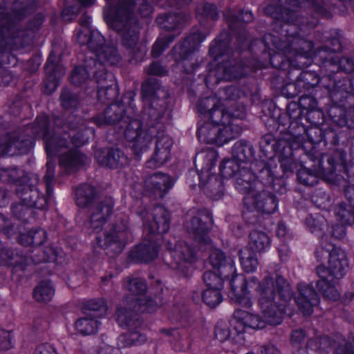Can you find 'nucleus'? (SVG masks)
<instances>
[{
	"instance_id": "obj_26",
	"label": "nucleus",
	"mask_w": 354,
	"mask_h": 354,
	"mask_svg": "<svg viewBox=\"0 0 354 354\" xmlns=\"http://www.w3.org/2000/svg\"><path fill=\"white\" fill-rule=\"evenodd\" d=\"M174 262L171 263L173 269L179 270L183 275L187 274V266L196 261V255L194 249L185 242H178L174 245L172 251Z\"/></svg>"
},
{
	"instance_id": "obj_24",
	"label": "nucleus",
	"mask_w": 354,
	"mask_h": 354,
	"mask_svg": "<svg viewBox=\"0 0 354 354\" xmlns=\"http://www.w3.org/2000/svg\"><path fill=\"white\" fill-rule=\"evenodd\" d=\"M298 295L295 297V302L299 310L304 315H310L313 308L317 306L320 299L317 291L311 283H300L297 285Z\"/></svg>"
},
{
	"instance_id": "obj_16",
	"label": "nucleus",
	"mask_w": 354,
	"mask_h": 354,
	"mask_svg": "<svg viewBox=\"0 0 354 354\" xmlns=\"http://www.w3.org/2000/svg\"><path fill=\"white\" fill-rule=\"evenodd\" d=\"M245 75V67L241 60L232 59L218 64L214 70L209 72L207 82L218 84L221 80L232 81Z\"/></svg>"
},
{
	"instance_id": "obj_45",
	"label": "nucleus",
	"mask_w": 354,
	"mask_h": 354,
	"mask_svg": "<svg viewBox=\"0 0 354 354\" xmlns=\"http://www.w3.org/2000/svg\"><path fill=\"white\" fill-rule=\"evenodd\" d=\"M95 58L104 66V64L116 65L122 60V56L118 51L117 45L113 42L107 43Z\"/></svg>"
},
{
	"instance_id": "obj_56",
	"label": "nucleus",
	"mask_w": 354,
	"mask_h": 354,
	"mask_svg": "<svg viewBox=\"0 0 354 354\" xmlns=\"http://www.w3.org/2000/svg\"><path fill=\"white\" fill-rule=\"evenodd\" d=\"M99 324L96 318L86 315L76 321L75 326L80 334L90 335L97 332Z\"/></svg>"
},
{
	"instance_id": "obj_37",
	"label": "nucleus",
	"mask_w": 354,
	"mask_h": 354,
	"mask_svg": "<svg viewBox=\"0 0 354 354\" xmlns=\"http://www.w3.org/2000/svg\"><path fill=\"white\" fill-rule=\"evenodd\" d=\"M301 151H304V153L301 157V168L297 171V179L301 184L313 186L317 183L321 176L313 169L315 167V164L305 158L304 149H301Z\"/></svg>"
},
{
	"instance_id": "obj_15",
	"label": "nucleus",
	"mask_w": 354,
	"mask_h": 354,
	"mask_svg": "<svg viewBox=\"0 0 354 354\" xmlns=\"http://www.w3.org/2000/svg\"><path fill=\"white\" fill-rule=\"evenodd\" d=\"M317 57L320 62L321 70L324 72L335 73L342 71L346 73L354 72V57H339L333 52H328L327 48H322Z\"/></svg>"
},
{
	"instance_id": "obj_39",
	"label": "nucleus",
	"mask_w": 354,
	"mask_h": 354,
	"mask_svg": "<svg viewBox=\"0 0 354 354\" xmlns=\"http://www.w3.org/2000/svg\"><path fill=\"white\" fill-rule=\"evenodd\" d=\"M147 186L156 197L162 198L171 187L170 177L162 173H155L147 180Z\"/></svg>"
},
{
	"instance_id": "obj_49",
	"label": "nucleus",
	"mask_w": 354,
	"mask_h": 354,
	"mask_svg": "<svg viewBox=\"0 0 354 354\" xmlns=\"http://www.w3.org/2000/svg\"><path fill=\"white\" fill-rule=\"evenodd\" d=\"M95 188L88 184L80 185L76 189V203L80 207H86L90 205L96 197Z\"/></svg>"
},
{
	"instance_id": "obj_38",
	"label": "nucleus",
	"mask_w": 354,
	"mask_h": 354,
	"mask_svg": "<svg viewBox=\"0 0 354 354\" xmlns=\"http://www.w3.org/2000/svg\"><path fill=\"white\" fill-rule=\"evenodd\" d=\"M116 320L118 324L127 330H138L142 320L138 314L129 308L119 307L116 311Z\"/></svg>"
},
{
	"instance_id": "obj_54",
	"label": "nucleus",
	"mask_w": 354,
	"mask_h": 354,
	"mask_svg": "<svg viewBox=\"0 0 354 354\" xmlns=\"http://www.w3.org/2000/svg\"><path fill=\"white\" fill-rule=\"evenodd\" d=\"M59 100L62 108L66 111L73 112L81 106L79 95L67 88L62 90Z\"/></svg>"
},
{
	"instance_id": "obj_61",
	"label": "nucleus",
	"mask_w": 354,
	"mask_h": 354,
	"mask_svg": "<svg viewBox=\"0 0 354 354\" xmlns=\"http://www.w3.org/2000/svg\"><path fill=\"white\" fill-rule=\"evenodd\" d=\"M335 214L337 219L342 225L354 224V208L351 205L340 203L335 207Z\"/></svg>"
},
{
	"instance_id": "obj_17",
	"label": "nucleus",
	"mask_w": 354,
	"mask_h": 354,
	"mask_svg": "<svg viewBox=\"0 0 354 354\" xmlns=\"http://www.w3.org/2000/svg\"><path fill=\"white\" fill-rule=\"evenodd\" d=\"M28 12V9L26 6H21L19 9L15 8L12 13L3 8H0V39L20 37L21 30L17 22Z\"/></svg>"
},
{
	"instance_id": "obj_18",
	"label": "nucleus",
	"mask_w": 354,
	"mask_h": 354,
	"mask_svg": "<svg viewBox=\"0 0 354 354\" xmlns=\"http://www.w3.org/2000/svg\"><path fill=\"white\" fill-rule=\"evenodd\" d=\"M143 219L144 232L148 234L156 233H166L169 228L170 214L167 209L162 206H155L152 212L153 220L150 221L149 213L147 211L140 212Z\"/></svg>"
},
{
	"instance_id": "obj_13",
	"label": "nucleus",
	"mask_w": 354,
	"mask_h": 354,
	"mask_svg": "<svg viewBox=\"0 0 354 354\" xmlns=\"http://www.w3.org/2000/svg\"><path fill=\"white\" fill-rule=\"evenodd\" d=\"M346 156L345 151L342 149H337L330 154H322L314 149L305 152V158L315 164V167L313 169L321 177L333 174L338 166L342 167Z\"/></svg>"
},
{
	"instance_id": "obj_28",
	"label": "nucleus",
	"mask_w": 354,
	"mask_h": 354,
	"mask_svg": "<svg viewBox=\"0 0 354 354\" xmlns=\"http://www.w3.org/2000/svg\"><path fill=\"white\" fill-rule=\"evenodd\" d=\"M97 97L102 103L113 101L118 95V86L112 73L104 71L97 76Z\"/></svg>"
},
{
	"instance_id": "obj_29",
	"label": "nucleus",
	"mask_w": 354,
	"mask_h": 354,
	"mask_svg": "<svg viewBox=\"0 0 354 354\" xmlns=\"http://www.w3.org/2000/svg\"><path fill=\"white\" fill-rule=\"evenodd\" d=\"M95 158L100 165L109 169L124 167L129 163L127 156L118 148L98 150L95 153Z\"/></svg>"
},
{
	"instance_id": "obj_31",
	"label": "nucleus",
	"mask_w": 354,
	"mask_h": 354,
	"mask_svg": "<svg viewBox=\"0 0 354 354\" xmlns=\"http://www.w3.org/2000/svg\"><path fill=\"white\" fill-rule=\"evenodd\" d=\"M209 258L212 266L218 269L219 274L223 279H229L230 275L236 273L234 260L230 255H226L221 250H212Z\"/></svg>"
},
{
	"instance_id": "obj_7",
	"label": "nucleus",
	"mask_w": 354,
	"mask_h": 354,
	"mask_svg": "<svg viewBox=\"0 0 354 354\" xmlns=\"http://www.w3.org/2000/svg\"><path fill=\"white\" fill-rule=\"evenodd\" d=\"M221 172L224 178H232L236 189L241 193L248 196L257 189V180L250 167L241 165L234 160H224L220 166Z\"/></svg>"
},
{
	"instance_id": "obj_27",
	"label": "nucleus",
	"mask_w": 354,
	"mask_h": 354,
	"mask_svg": "<svg viewBox=\"0 0 354 354\" xmlns=\"http://www.w3.org/2000/svg\"><path fill=\"white\" fill-rule=\"evenodd\" d=\"M156 148L151 158L147 161L148 168H156L169 158L173 142L168 135L157 132Z\"/></svg>"
},
{
	"instance_id": "obj_57",
	"label": "nucleus",
	"mask_w": 354,
	"mask_h": 354,
	"mask_svg": "<svg viewBox=\"0 0 354 354\" xmlns=\"http://www.w3.org/2000/svg\"><path fill=\"white\" fill-rule=\"evenodd\" d=\"M107 305L102 299H91L84 305L85 315L96 319L102 317L107 311Z\"/></svg>"
},
{
	"instance_id": "obj_58",
	"label": "nucleus",
	"mask_w": 354,
	"mask_h": 354,
	"mask_svg": "<svg viewBox=\"0 0 354 354\" xmlns=\"http://www.w3.org/2000/svg\"><path fill=\"white\" fill-rule=\"evenodd\" d=\"M218 133L216 134L215 144L218 146L227 143L239 133L238 127L234 124L233 122L230 124L218 126Z\"/></svg>"
},
{
	"instance_id": "obj_10",
	"label": "nucleus",
	"mask_w": 354,
	"mask_h": 354,
	"mask_svg": "<svg viewBox=\"0 0 354 354\" xmlns=\"http://www.w3.org/2000/svg\"><path fill=\"white\" fill-rule=\"evenodd\" d=\"M123 124H125L124 136L128 141L133 142L132 148L134 154L137 159H140L148 151L155 131L142 129L144 124L142 121L131 118L127 120V122Z\"/></svg>"
},
{
	"instance_id": "obj_51",
	"label": "nucleus",
	"mask_w": 354,
	"mask_h": 354,
	"mask_svg": "<svg viewBox=\"0 0 354 354\" xmlns=\"http://www.w3.org/2000/svg\"><path fill=\"white\" fill-rule=\"evenodd\" d=\"M299 148L297 146H293V142H291L279 153V160L285 174L293 171L295 166L293 150Z\"/></svg>"
},
{
	"instance_id": "obj_47",
	"label": "nucleus",
	"mask_w": 354,
	"mask_h": 354,
	"mask_svg": "<svg viewBox=\"0 0 354 354\" xmlns=\"http://www.w3.org/2000/svg\"><path fill=\"white\" fill-rule=\"evenodd\" d=\"M204 193L213 199L221 198L224 194V185L221 178L216 175H212L203 185Z\"/></svg>"
},
{
	"instance_id": "obj_52",
	"label": "nucleus",
	"mask_w": 354,
	"mask_h": 354,
	"mask_svg": "<svg viewBox=\"0 0 354 354\" xmlns=\"http://www.w3.org/2000/svg\"><path fill=\"white\" fill-rule=\"evenodd\" d=\"M339 281H332L330 279H319L316 282V287L324 297L336 301L339 299L340 294L335 288Z\"/></svg>"
},
{
	"instance_id": "obj_60",
	"label": "nucleus",
	"mask_w": 354,
	"mask_h": 354,
	"mask_svg": "<svg viewBox=\"0 0 354 354\" xmlns=\"http://www.w3.org/2000/svg\"><path fill=\"white\" fill-rule=\"evenodd\" d=\"M55 290L48 281H43L34 289L33 297L38 302H48L54 295Z\"/></svg>"
},
{
	"instance_id": "obj_50",
	"label": "nucleus",
	"mask_w": 354,
	"mask_h": 354,
	"mask_svg": "<svg viewBox=\"0 0 354 354\" xmlns=\"http://www.w3.org/2000/svg\"><path fill=\"white\" fill-rule=\"evenodd\" d=\"M347 109L348 107L346 106L345 104L339 106L333 105L329 108L328 113L332 121L339 127L346 126L351 129L352 122H348Z\"/></svg>"
},
{
	"instance_id": "obj_2",
	"label": "nucleus",
	"mask_w": 354,
	"mask_h": 354,
	"mask_svg": "<svg viewBox=\"0 0 354 354\" xmlns=\"http://www.w3.org/2000/svg\"><path fill=\"white\" fill-rule=\"evenodd\" d=\"M228 279L231 289L235 295H246L250 290H254L257 292L261 308L271 323H276L279 320L277 315V308L273 301L275 291H277L278 297L285 303L290 301L293 297L294 292L290 284L283 277L279 274L274 277L267 276L261 282L254 277L245 279L236 273L230 275Z\"/></svg>"
},
{
	"instance_id": "obj_23",
	"label": "nucleus",
	"mask_w": 354,
	"mask_h": 354,
	"mask_svg": "<svg viewBox=\"0 0 354 354\" xmlns=\"http://www.w3.org/2000/svg\"><path fill=\"white\" fill-rule=\"evenodd\" d=\"M112 198H105L90 207L89 225L93 232H100L113 212Z\"/></svg>"
},
{
	"instance_id": "obj_34",
	"label": "nucleus",
	"mask_w": 354,
	"mask_h": 354,
	"mask_svg": "<svg viewBox=\"0 0 354 354\" xmlns=\"http://www.w3.org/2000/svg\"><path fill=\"white\" fill-rule=\"evenodd\" d=\"M53 124L56 129L50 126V132L51 136H57L59 133L64 135L65 133L73 132L81 129L84 122L80 117L71 112L65 119H62L58 116L54 117Z\"/></svg>"
},
{
	"instance_id": "obj_53",
	"label": "nucleus",
	"mask_w": 354,
	"mask_h": 354,
	"mask_svg": "<svg viewBox=\"0 0 354 354\" xmlns=\"http://www.w3.org/2000/svg\"><path fill=\"white\" fill-rule=\"evenodd\" d=\"M239 115L226 111L223 107H216L206 117L208 122L217 126L230 124L233 122V118H238Z\"/></svg>"
},
{
	"instance_id": "obj_32",
	"label": "nucleus",
	"mask_w": 354,
	"mask_h": 354,
	"mask_svg": "<svg viewBox=\"0 0 354 354\" xmlns=\"http://www.w3.org/2000/svg\"><path fill=\"white\" fill-rule=\"evenodd\" d=\"M87 160L88 158L77 149L68 150L59 156V165L67 174L77 171Z\"/></svg>"
},
{
	"instance_id": "obj_55",
	"label": "nucleus",
	"mask_w": 354,
	"mask_h": 354,
	"mask_svg": "<svg viewBox=\"0 0 354 354\" xmlns=\"http://www.w3.org/2000/svg\"><path fill=\"white\" fill-rule=\"evenodd\" d=\"M229 24L230 28L236 30L241 27L243 24H248L253 20V15L250 11L241 10L238 15L234 12L229 11L224 15Z\"/></svg>"
},
{
	"instance_id": "obj_25",
	"label": "nucleus",
	"mask_w": 354,
	"mask_h": 354,
	"mask_svg": "<svg viewBox=\"0 0 354 354\" xmlns=\"http://www.w3.org/2000/svg\"><path fill=\"white\" fill-rule=\"evenodd\" d=\"M206 35L201 32H194L186 37L184 41L175 46L172 50L176 62L192 59L195 52L198 50L200 44L205 39Z\"/></svg>"
},
{
	"instance_id": "obj_63",
	"label": "nucleus",
	"mask_w": 354,
	"mask_h": 354,
	"mask_svg": "<svg viewBox=\"0 0 354 354\" xmlns=\"http://www.w3.org/2000/svg\"><path fill=\"white\" fill-rule=\"evenodd\" d=\"M331 346V342L327 336H316L309 338L306 342V350L312 352H322Z\"/></svg>"
},
{
	"instance_id": "obj_40",
	"label": "nucleus",
	"mask_w": 354,
	"mask_h": 354,
	"mask_svg": "<svg viewBox=\"0 0 354 354\" xmlns=\"http://www.w3.org/2000/svg\"><path fill=\"white\" fill-rule=\"evenodd\" d=\"M334 83V91L332 94V99L334 101L342 103L343 98L354 100V97L350 94L353 91V84L347 76L341 77L340 75L335 74V82Z\"/></svg>"
},
{
	"instance_id": "obj_36",
	"label": "nucleus",
	"mask_w": 354,
	"mask_h": 354,
	"mask_svg": "<svg viewBox=\"0 0 354 354\" xmlns=\"http://www.w3.org/2000/svg\"><path fill=\"white\" fill-rule=\"evenodd\" d=\"M189 18V15L183 12H169L160 15L156 21L161 28L173 31L182 28Z\"/></svg>"
},
{
	"instance_id": "obj_33",
	"label": "nucleus",
	"mask_w": 354,
	"mask_h": 354,
	"mask_svg": "<svg viewBox=\"0 0 354 354\" xmlns=\"http://www.w3.org/2000/svg\"><path fill=\"white\" fill-rule=\"evenodd\" d=\"M77 40L82 45H86L88 48L97 55L106 44L104 37L97 30L91 28L80 30L77 35Z\"/></svg>"
},
{
	"instance_id": "obj_6",
	"label": "nucleus",
	"mask_w": 354,
	"mask_h": 354,
	"mask_svg": "<svg viewBox=\"0 0 354 354\" xmlns=\"http://www.w3.org/2000/svg\"><path fill=\"white\" fill-rule=\"evenodd\" d=\"M131 236L128 216L119 215L105 232L104 239L97 238V243L108 255L114 257L122 252Z\"/></svg>"
},
{
	"instance_id": "obj_48",
	"label": "nucleus",
	"mask_w": 354,
	"mask_h": 354,
	"mask_svg": "<svg viewBox=\"0 0 354 354\" xmlns=\"http://www.w3.org/2000/svg\"><path fill=\"white\" fill-rule=\"evenodd\" d=\"M0 172L3 180L14 183L16 187L21 184H27L30 181V175L32 174L17 168L2 169Z\"/></svg>"
},
{
	"instance_id": "obj_11",
	"label": "nucleus",
	"mask_w": 354,
	"mask_h": 354,
	"mask_svg": "<svg viewBox=\"0 0 354 354\" xmlns=\"http://www.w3.org/2000/svg\"><path fill=\"white\" fill-rule=\"evenodd\" d=\"M212 223V214L207 209L198 210L187 221L186 225L187 231L200 247L212 245V239L209 234Z\"/></svg>"
},
{
	"instance_id": "obj_20",
	"label": "nucleus",
	"mask_w": 354,
	"mask_h": 354,
	"mask_svg": "<svg viewBox=\"0 0 354 354\" xmlns=\"http://www.w3.org/2000/svg\"><path fill=\"white\" fill-rule=\"evenodd\" d=\"M245 206L252 207L257 212L262 214H271L278 207V199L276 196L267 189H256L252 194L244 198Z\"/></svg>"
},
{
	"instance_id": "obj_1",
	"label": "nucleus",
	"mask_w": 354,
	"mask_h": 354,
	"mask_svg": "<svg viewBox=\"0 0 354 354\" xmlns=\"http://www.w3.org/2000/svg\"><path fill=\"white\" fill-rule=\"evenodd\" d=\"M109 8L104 11V19L110 28L120 36L121 44L133 59L144 55L140 45V28L135 7L143 17H149L152 7L147 0H106Z\"/></svg>"
},
{
	"instance_id": "obj_59",
	"label": "nucleus",
	"mask_w": 354,
	"mask_h": 354,
	"mask_svg": "<svg viewBox=\"0 0 354 354\" xmlns=\"http://www.w3.org/2000/svg\"><path fill=\"white\" fill-rule=\"evenodd\" d=\"M218 131V126L207 121L198 127L197 135L201 142L215 144Z\"/></svg>"
},
{
	"instance_id": "obj_44",
	"label": "nucleus",
	"mask_w": 354,
	"mask_h": 354,
	"mask_svg": "<svg viewBox=\"0 0 354 354\" xmlns=\"http://www.w3.org/2000/svg\"><path fill=\"white\" fill-rule=\"evenodd\" d=\"M82 127L73 132L65 133L64 135H61V133H59L57 136H51L50 132L49 131L48 138L49 139H53L54 138H59L61 139H65L67 141L66 146H63L60 147H57L55 150L54 153H50V156H54L58 153L62 149L64 148H69L70 145H73L75 147H79L84 145L88 138L84 135L82 132Z\"/></svg>"
},
{
	"instance_id": "obj_3",
	"label": "nucleus",
	"mask_w": 354,
	"mask_h": 354,
	"mask_svg": "<svg viewBox=\"0 0 354 354\" xmlns=\"http://www.w3.org/2000/svg\"><path fill=\"white\" fill-rule=\"evenodd\" d=\"M49 118L45 114L38 115L34 123L8 134L0 142V150L3 154L14 156L27 153L32 147L35 138H41L45 141L46 151L48 156L57 147L66 146L65 139L54 138L49 139Z\"/></svg>"
},
{
	"instance_id": "obj_4",
	"label": "nucleus",
	"mask_w": 354,
	"mask_h": 354,
	"mask_svg": "<svg viewBox=\"0 0 354 354\" xmlns=\"http://www.w3.org/2000/svg\"><path fill=\"white\" fill-rule=\"evenodd\" d=\"M142 97L145 104L141 115L142 124L149 131L161 129L163 126L160 120L166 109L167 91L156 79L148 78L142 85Z\"/></svg>"
},
{
	"instance_id": "obj_35",
	"label": "nucleus",
	"mask_w": 354,
	"mask_h": 354,
	"mask_svg": "<svg viewBox=\"0 0 354 354\" xmlns=\"http://www.w3.org/2000/svg\"><path fill=\"white\" fill-rule=\"evenodd\" d=\"M291 142L290 132L283 133L278 139H275L271 134H266L261 138L259 145L261 151L268 156L271 152L279 153Z\"/></svg>"
},
{
	"instance_id": "obj_12",
	"label": "nucleus",
	"mask_w": 354,
	"mask_h": 354,
	"mask_svg": "<svg viewBox=\"0 0 354 354\" xmlns=\"http://www.w3.org/2000/svg\"><path fill=\"white\" fill-rule=\"evenodd\" d=\"M290 132L293 146L299 147L305 137L312 144H319L322 141L333 143L336 138V133L330 129L324 130L319 126H312L306 129L304 124L295 122L290 127Z\"/></svg>"
},
{
	"instance_id": "obj_5",
	"label": "nucleus",
	"mask_w": 354,
	"mask_h": 354,
	"mask_svg": "<svg viewBox=\"0 0 354 354\" xmlns=\"http://www.w3.org/2000/svg\"><path fill=\"white\" fill-rule=\"evenodd\" d=\"M324 252L328 254V266L319 265L316 268V274L319 279H330L332 281H339L346 274L348 262L345 252L333 245L327 243L326 237L322 236L320 250L315 254L321 260Z\"/></svg>"
},
{
	"instance_id": "obj_62",
	"label": "nucleus",
	"mask_w": 354,
	"mask_h": 354,
	"mask_svg": "<svg viewBox=\"0 0 354 354\" xmlns=\"http://www.w3.org/2000/svg\"><path fill=\"white\" fill-rule=\"evenodd\" d=\"M124 288L131 295L142 297L146 293L147 286L145 281L140 278H127L124 279Z\"/></svg>"
},
{
	"instance_id": "obj_64",
	"label": "nucleus",
	"mask_w": 354,
	"mask_h": 354,
	"mask_svg": "<svg viewBox=\"0 0 354 354\" xmlns=\"http://www.w3.org/2000/svg\"><path fill=\"white\" fill-rule=\"evenodd\" d=\"M178 35L179 32L177 34L169 33L164 37H159L152 47V57H159L163 51L169 47V44L174 41V39Z\"/></svg>"
},
{
	"instance_id": "obj_42",
	"label": "nucleus",
	"mask_w": 354,
	"mask_h": 354,
	"mask_svg": "<svg viewBox=\"0 0 354 354\" xmlns=\"http://www.w3.org/2000/svg\"><path fill=\"white\" fill-rule=\"evenodd\" d=\"M28 264L26 256L10 248H0V266H19L24 270Z\"/></svg>"
},
{
	"instance_id": "obj_46",
	"label": "nucleus",
	"mask_w": 354,
	"mask_h": 354,
	"mask_svg": "<svg viewBox=\"0 0 354 354\" xmlns=\"http://www.w3.org/2000/svg\"><path fill=\"white\" fill-rule=\"evenodd\" d=\"M146 340L145 335L139 330H127L118 336L117 346L120 349L137 346L145 343Z\"/></svg>"
},
{
	"instance_id": "obj_41",
	"label": "nucleus",
	"mask_w": 354,
	"mask_h": 354,
	"mask_svg": "<svg viewBox=\"0 0 354 354\" xmlns=\"http://www.w3.org/2000/svg\"><path fill=\"white\" fill-rule=\"evenodd\" d=\"M232 154V158L227 160H234L241 163V165L248 166V162L254 156V149L248 142L241 140L234 145Z\"/></svg>"
},
{
	"instance_id": "obj_21",
	"label": "nucleus",
	"mask_w": 354,
	"mask_h": 354,
	"mask_svg": "<svg viewBox=\"0 0 354 354\" xmlns=\"http://www.w3.org/2000/svg\"><path fill=\"white\" fill-rule=\"evenodd\" d=\"M104 67L93 57H86L82 66H76L71 72V82L76 86H81L91 81V74L97 81V76L104 71Z\"/></svg>"
},
{
	"instance_id": "obj_9",
	"label": "nucleus",
	"mask_w": 354,
	"mask_h": 354,
	"mask_svg": "<svg viewBox=\"0 0 354 354\" xmlns=\"http://www.w3.org/2000/svg\"><path fill=\"white\" fill-rule=\"evenodd\" d=\"M270 243V238L264 232L253 230L250 232L248 248L241 249L239 251L240 263L245 272L255 270L258 261L254 253L263 252L269 247Z\"/></svg>"
},
{
	"instance_id": "obj_30",
	"label": "nucleus",
	"mask_w": 354,
	"mask_h": 354,
	"mask_svg": "<svg viewBox=\"0 0 354 354\" xmlns=\"http://www.w3.org/2000/svg\"><path fill=\"white\" fill-rule=\"evenodd\" d=\"M159 245L153 239H144L130 252V257L138 262L149 263L158 256Z\"/></svg>"
},
{
	"instance_id": "obj_19",
	"label": "nucleus",
	"mask_w": 354,
	"mask_h": 354,
	"mask_svg": "<svg viewBox=\"0 0 354 354\" xmlns=\"http://www.w3.org/2000/svg\"><path fill=\"white\" fill-rule=\"evenodd\" d=\"M277 291H275L274 292V297L273 298V301L277 308V315L279 318V320L278 322L276 323H271L268 322V319L266 317V315L262 311V313L263 315V319H262L259 315H254L252 313H250L249 312H247L245 310H241V309H236L234 310L233 317L234 320H237L238 322L243 324L244 326H247L253 329H261L265 328L266 324L268 323L270 325H277L279 324L282 321V313L283 311V308L282 306L286 305L288 302L285 303L281 299H279L282 303L280 304L278 301H277ZM261 310H263L261 309Z\"/></svg>"
},
{
	"instance_id": "obj_8",
	"label": "nucleus",
	"mask_w": 354,
	"mask_h": 354,
	"mask_svg": "<svg viewBox=\"0 0 354 354\" xmlns=\"http://www.w3.org/2000/svg\"><path fill=\"white\" fill-rule=\"evenodd\" d=\"M133 97V93L125 94L121 102L111 104L103 113L92 118V122L98 127L118 123L122 127V124L126 123L127 120L132 118L135 113Z\"/></svg>"
},
{
	"instance_id": "obj_22",
	"label": "nucleus",
	"mask_w": 354,
	"mask_h": 354,
	"mask_svg": "<svg viewBox=\"0 0 354 354\" xmlns=\"http://www.w3.org/2000/svg\"><path fill=\"white\" fill-rule=\"evenodd\" d=\"M251 165L255 178H257L259 180L257 189H260V187L263 185L268 188H272L276 192L283 193L286 189L283 181L275 176V171L272 168L263 161H254Z\"/></svg>"
},
{
	"instance_id": "obj_14",
	"label": "nucleus",
	"mask_w": 354,
	"mask_h": 354,
	"mask_svg": "<svg viewBox=\"0 0 354 354\" xmlns=\"http://www.w3.org/2000/svg\"><path fill=\"white\" fill-rule=\"evenodd\" d=\"M29 180L27 184H21L15 187V194L26 205L36 209H44L47 206L48 201L51 196H48L46 191L45 194L40 192V187H43V184L39 183L37 175H30Z\"/></svg>"
},
{
	"instance_id": "obj_43",
	"label": "nucleus",
	"mask_w": 354,
	"mask_h": 354,
	"mask_svg": "<svg viewBox=\"0 0 354 354\" xmlns=\"http://www.w3.org/2000/svg\"><path fill=\"white\" fill-rule=\"evenodd\" d=\"M55 55L52 51L46 64V73L47 78L46 86L49 88L51 92L54 91L57 86L59 80L64 75V71L55 65Z\"/></svg>"
}]
</instances>
